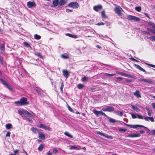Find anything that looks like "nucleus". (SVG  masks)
Segmentation results:
<instances>
[{"mask_svg": "<svg viewBox=\"0 0 155 155\" xmlns=\"http://www.w3.org/2000/svg\"><path fill=\"white\" fill-rule=\"evenodd\" d=\"M64 134L66 136L70 137V138H73V137L71 134H70L69 133L67 132H65L64 133Z\"/></svg>", "mask_w": 155, "mask_h": 155, "instance_id": "obj_25", "label": "nucleus"}, {"mask_svg": "<svg viewBox=\"0 0 155 155\" xmlns=\"http://www.w3.org/2000/svg\"><path fill=\"white\" fill-rule=\"evenodd\" d=\"M23 44L25 47H26L27 48H28V47H30V45L27 42H24Z\"/></svg>", "mask_w": 155, "mask_h": 155, "instance_id": "obj_33", "label": "nucleus"}, {"mask_svg": "<svg viewBox=\"0 0 155 155\" xmlns=\"http://www.w3.org/2000/svg\"><path fill=\"white\" fill-rule=\"evenodd\" d=\"M149 118H150V117H145L144 118V119L146 121H149V119H150Z\"/></svg>", "mask_w": 155, "mask_h": 155, "instance_id": "obj_53", "label": "nucleus"}, {"mask_svg": "<svg viewBox=\"0 0 155 155\" xmlns=\"http://www.w3.org/2000/svg\"><path fill=\"white\" fill-rule=\"evenodd\" d=\"M5 127L7 129H9L12 127V125L11 124H6Z\"/></svg>", "mask_w": 155, "mask_h": 155, "instance_id": "obj_20", "label": "nucleus"}, {"mask_svg": "<svg viewBox=\"0 0 155 155\" xmlns=\"http://www.w3.org/2000/svg\"><path fill=\"white\" fill-rule=\"evenodd\" d=\"M66 35L70 37H72V38H77V36H76L74 35H71V34H69V33L67 34Z\"/></svg>", "mask_w": 155, "mask_h": 155, "instance_id": "obj_29", "label": "nucleus"}, {"mask_svg": "<svg viewBox=\"0 0 155 155\" xmlns=\"http://www.w3.org/2000/svg\"><path fill=\"white\" fill-rule=\"evenodd\" d=\"M116 73L117 74H120L122 76H123V74H124V73L120 72V71H116Z\"/></svg>", "mask_w": 155, "mask_h": 155, "instance_id": "obj_49", "label": "nucleus"}, {"mask_svg": "<svg viewBox=\"0 0 155 155\" xmlns=\"http://www.w3.org/2000/svg\"><path fill=\"white\" fill-rule=\"evenodd\" d=\"M114 11L116 14L118 16L121 18H122L123 14L121 12L122 11H123V10L120 6H117L116 7L114 8Z\"/></svg>", "mask_w": 155, "mask_h": 155, "instance_id": "obj_2", "label": "nucleus"}, {"mask_svg": "<svg viewBox=\"0 0 155 155\" xmlns=\"http://www.w3.org/2000/svg\"><path fill=\"white\" fill-rule=\"evenodd\" d=\"M109 121L110 122L113 123H114L116 122V121L114 119L111 118H109Z\"/></svg>", "mask_w": 155, "mask_h": 155, "instance_id": "obj_35", "label": "nucleus"}, {"mask_svg": "<svg viewBox=\"0 0 155 155\" xmlns=\"http://www.w3.org/2000/svg\"><path fill=\"white\" fill-rule=\"evenodd\" d=\"M116 114L117 115L120 116H122L123 115V113L121 111H120L118 110H117L115 112Z\"/></svg>", "mask_w": 155, "mask_h": 155, "instance_id": "obj_21", "label": "nucleus"}, {"mask_svg": "<svg viewBox=\"0 0 155 155\" xmlns=\"http://www.w3.org/2000/svg\"><path fill=\"white\" fill-rule=\"evenodd\" d=\"M144 14L145 15L146 17H147V18H149L150 19V18L149 16L148 15L147 13H144Z\"/></svg>", "mask_w": 155, "mask_h": 155, "instance_id": "obj_58", "label": "nucleus"}, {"mask_svg": "<svg viewBox=\"0 0 155 155\" xmlns=\"http://www.w3.org/2000/svg\"><path fill=\"white\" fill-rule=\"evenodd\" d=\"M135 9L138 12H140L141 10V8L140 6L136 7H135Z\"/></svg>", "mask_w": 155, "mask_h": 155, "instance_id": "obj_34", "label": "nucleus"}, {"mask_svg": "<svg viewBox=\"0 0 155 155\" xmlns=\"http://www.w3.org/2000/svg\"><path fill=\"white\" fill-rule=\"evenodd\" d=\"M116 79L119 81H121L123 79V78L121 77H117Z\"/></svg>", "mask_w": 155, "mask_h": 155, "instance_id": "obj_51", "label": "nucleus"}, {"mask_svg": "<svg viewBox=\"0 0 155 155\" xmlns=\"http://www.w3.org/2000/svg\"><path fill=\"white\" fill-rule=\"evenodd\" d=\"M18 113L22 116H23L24 115V114L23 111L22 112V111L20 110H18Z\"/></svg>", "mask_w": 155, "mask_h": 155, "instance_id": "obj_32", "label": "nucleus"}, {"mask_svg": "<svg viewBox=\"0 0 155 155\" xmlns=\"http://www.w3.org/2000/svg\"><path fill=\"white\" fill-rule=\"evenodd\" d=\"M27 5L28 8H30L32 7H35L36 4L34 2H28L27 3Z\"/></svg>", "mask_w": 155, "mask_h": 155, "instance_id": "obj_8", "label": "nucleus"}, {"mask_svg": "<svg viewBox=\"0 0 155 155\" xmlns=\"http://www.w3.org/2000/svg\"><path fill=\"white\" fill-rule=\"evenodd\" d=\"M62 72L63 75L65 78H67L69 77V75L68 72L66 70H63L62 71Z\"/></svg>", "mask_w": 155, "mask_h": 155, "instance_id": "obj_10", "label": "nucleus"}, {"mask_svg": "<svg viewBox=\"0 0 155 155\" xmlns=\"http://www.w3.org/2000/svg\"><path fill=\"white\" fill-rule=\"evenodd\" d=\"M137 117H138L139 119H143V117L140 115H139L138 114H137Z\"/></svg>", "mask_w": 155, "mask_h": 155, "instance_id": "obj_44", "label": "nucleus"}, {"mask_svg": "<svg viewBox=\"0 0 155 155\" xmlns=\"http://www.w3.org/2000/svg\"><path fill=\"white\" fill-rule=\"evenodd\" d=\"M44 147V146L43 145V144H41L38 147V150L40 151H42Z\"/></svg>", "mask_w": 155, "mask_h": 155, "instance_id": "obj_28", "label": "nucleus"}, {"mask_svg": "<svg viewBox=\"0 0 155 155\" xmlns=\"http://www.w3.org/2000/svg\"><path fill=\"white\" fill-rule=\"evenodd\" d=\"M0 50L2 51H4L5 50V45L4 44L0 45Z\"/></svg>", "mask_w": 155, "mask_h": 155, "instance_id": "obj_24", "label": "nucleus"}, {"mask_svg": "<svg viewBox=\"0 0 155 155\" xmlns=\"http://www.w3.org/2000/svg\"><path fill=\"white\" fill-rule=\"evenodd\" d=\"M144 82H147V83H148L149 84H152L153 83V81H151L150 79H144Z\"/></svg>", "mask_w": 155, "mask_h": 155, "instance_id": "obj_27", "label": "nucleus"}, {"mask_svg": "<svg viewBox=\"0 0 155 155\" xmlns=\"http://www.w3.org/2000/svg\"><path fill=\"white\" fill-rule=\"evenodd\" d=\"M36 92L39 95H41V92L40 91L37 90Z\"/></svg>", "mask_w": 155, "mask_h": 155, "instance_id": "obj_62", "label": "nucleus"}, {"mask_svg": "<svg viewBox=\"0 0 155 155\" xmlns=\"http://www.w3.org/2000/svg\"><path fill=\"white\" fill-rule=\"evenodd\" d=\"M38 138L40 139H42L43 140H44L45 139V135L41 132H39Z\"/></svg>", "mask_w": 155, "mask_h": 155, "instance_id": "obj_11", "label": "nucleus"}, {"mask_svg": "<svg viewBox=\"0 0 155 155\" xmlns=\"http://www.w3.org/2000/svg\"><path fill=\"white\" fill-rule=\"evenodd\" d=\"M34 38L37 40H39L41 38V37L40 36L38 35L37 34H35L34 35Z\"/></svg>", "mask_w": 155, "mask_h": 155, "instance_id": "obj_26", "label": "nucleus"}, {"mask_svg": "<svg viewBox=\"0 0 155 155\" xmlns=\"http://www.w3.org/2000/svg\"><path fill=\"white\" fill-rule=\"evenodd\" d=\"M59 3V1L58 0H54L53 2L52 6L53 7H55L57 6Z\"/></svg>", "mask_w": 155, "mask_h": 155, "instance_id": "obj_16", "label": "nucleus"}, {"mask_svg": "<svg viewBox=\"0 0 155 155\" xmlns=\"http://www.w3.org/2000/svg\"><path fill=\"white\" fill-rule=\"evenodd\" d=\"M105 75L106 76H107L111 77V76H112L115 75V74H112L106 73L105 74Z\"/></svg>", "mask_w": 155, "mask_h": 155, "instance_id": "obj_41", "label": "nucleus"}, {"mask_svg": "<svg viewBox=\"0 0 155 155\" xmlns=\"http://www.w3.org/2000/svg\"><path fill=\"white\" fill-rule=\"evenodd\" d=\"M68 0H60L59 4L60 6H62L65 4L67 2Z\"/></svg>", "mask_w": 155, "mask_h": 155, "instance_id": "obj_12", "label": "nucleus"}, {"mask_svg": "<svg viewBox=\"0 0 155 155\" xmlns=\"http://www.w3.org/2000/svg\"><path fill=\"white\" fill-rule=\"evenodd\" d=\"M68 110L71 112H74L73 110L72 109L69 105H68Z\"/></svg>", "mask_w": 155, "mask_h": 155, "instance_id": "obj_46", "label": "nucleus"}, {"mask_svg": "<svg viewBox=\"0 0 155 155\" xmlns=\"http://www.w3.org/2000/svg\"><path fill=\"white\" fill-rule=\"evenodd\" d=\"M43 126H44V125L42 124H38L37 125V126L38 127H39L40 128H43Z\"/></svg>", "mask_w": 155, "mask_h": 155, "instance_id": "obj_50", "label": "nucleus"}, {"mask_svg": "<svg viewBox=\"0 0 155 155\" xmlns=\"http://www.w3.org/2000/svg\"><path fill=\"white\" fill-rule=\"evenodd\" d=\"M131 115L133 119H135L137 118V114H134L131 113Z\"/></svg>", "mask_w": 155, "mask_h": 155, "instance_id": "obj_38", "label": "nucleus"}, {"mask_svg": "<svg viewBox=\"0 0 155 155\" xmlns=\"http://www.w3.org/2000/svg\"><path fill=\"white\" fill-rule=\"evenodd\" d=\"M10 132H8L6 135V137H9L10 135Z\"/></svg>", "mask_w": 155, "mask_h": 155, "instance_id": "obj_55", "label": "nucleus"}, {"mask_svg": "<svg viewBox=\"0 0 155 155\" xmlns=\"http://www.w3.org/2000/svg\"><path fill=\"white\" fill-rule=\"evenodd\" d=\"M35 54L38 57H41V54L39 53H36Z\"/></svg>", "mask_w": 155, "mask_h": 155, "instance_id": "obj_57", "label": "nucleus"}, {"mask_svg": "<svg viewBox=\"0 0 155 155\" xmlns=\"http://www.w3.org/2000/svg\"><path fill=\"white\" fill-rule=\"evenodd\" d=\"M27 100V98L23 97L21 98L19 101H15L14 103L17 105L19 106L28 105L29 103Z\"/></svg>", "mask_w": 155, "mask_h": 155, "instance_id": "obj_1", "label": "nucleus"}, {"mask_svg": "<svg viewBox=\"0 0 155 155\" xmlns=\"http://www.w3.org/2000/svg\"><path fill=\"white\" fill-rule=\"evenodd\" d=\"M119 130L120 131L125 132L127 130V129H123L121 128L119 129Z\"/></svg>", "mask_w": 155, "mask_h": 155, "instance_id": "obj_45", "label": "nucleus"}, {"mask_svg": "<svg viewBox=\"0 0 155 155\" xmlns=\"http://www.w3.org/2000/svg\"><path fill=\"white\" fill-rule=\"evenodd\" d=\"M77 148V147L75 146H70L69 148L70 150H74Z\"/></svg>", "mask_w": 155, "mask_h": 155, "instance_id": "obj_40", "label": "nucleus"}, {"mask_svg": "<svg viewBox=\"0 0 155 155\" xmlns=\"http://www.w3.org/2000/svg\"><path fill=\"white\" fill-rule=\"evenodd\" d=\"M3 61V58L0 56V62H2Z\"/></svg>", "mask_w": 155, "mask_h": 155, "instance_id": "obj_61", "label": "nucleus"}, {"mask_svg": "<svg viewBox=\"0 0 155 155\" xmlns=\"http://www.w3.org/2000/svg\"><path fill=\"white\" fill-rule=\"evenodd\" d=\"M101 15L103 17L106 18V16L105 13V12L104 11H102L101 12Z\"/></svg>", "mask_w": 155, "mask_h": 155, "instance_id": "obj_42", "label": "nucleus"}, {"mask_svg": "<svg viewBox=\"0 0 155 155\" xmlns=\"http://www.w3.org/2000/svg\"><path fill=\"white\" fill-rule=\"evenodd\" d=\"M134 66L137 68L140 71L145 72H146V71L144 69L141 68L140 65L137 64H134Z\"/></svg>", "mask_w": 155, "mask_h": 155, "instance_id": "obj_13", "label": "nucleus"}, {"mask_svg": "<svg viewBox=\"0 0 155 155\" xmlns=\"http://www.w3.org/2000/svg\"><path fill=\"white\" fill-rule=\"evenodd\" d=\"M144 127L147 130L149 131V130L148 128L144 126L140 125H131V127L133 128H136L137 127Z\"/></svg>", "mask_w": 155, "mask_h": 155, "instance_id": "obj_7", "label": "nucleus"}, {"mask_svg": "<svg viewBox=\"0 0 155 155\" xmlns=\"http://www.w3.org/2000/svg\"><path fill=\"white\" fill-rule=\"evenodd\" d=\"M6 87L10 90V91H12L13 89L12 88V87H11V86L9 84H8L6 86Z\"/></svg>", "mask_w": 155, "mask_h": 155, "instance_id": "obj_36", "label": "nucleus"}, {"mask_svg": "<svg viewBox=\"0 0 155 155\" xmlns=\"http://www.w3.org/2000/svg\"><path fill=\"white\" fill-rule=\"evenodd\" d=\"M148 66H150L151 67H152L153 68H155V65L150 64H148V63H145Z\"/></svg>", "mask_w": 155, "mask_h": 155, "instance_id": "obj_47", "label": "nucleus"}, {"mask_svg": "<svg viewBox=\"0 0 155 155\" xmlns=\"http://www.w3.org/2000/svg\"><path fill=\"white\" fill-rule=\"evenodd\" d=\"M152 107H153V108L155 109V103H152Z\"/></svg>", "mask_w": 155, "mask_h": 155, "instance_id": "obj_64", "label": "nucleus"}, {"mask_svg": "<svg viewBox=\"0 0 155 155\" xmlns=\"http://www.w3.org/2000/svg\"><path fill=\"white\" fill-rule=\"evenodd\" d=\"M61 57L64 59H67L68 58V56L67 54H64L61 55Z\"/></svg>", "mask_w": 155, "mask_h": 155, "instance_id": "obj_30", "label": "nucleus"}, {"mask_svg": "<svg viewBox=\"0 0 155 155\" xmlns=\"http://www.w3.org/2000/svg\"><path fill=\"white\" fill-rule=\"evenodd\" d=\"M68 6L70 7H72L74 8H78L79 7L78 3L76 2H71L68 4Z\"/></svg>", "mask_w": 155, "mask_h": 155, "instance_id": "obj_5", "label": "nucleus"}, {"mask_svg": "<svg viewBox=\"0 0 155 155\" xmlns=\"http://www.w3.org/2000/svg\"><path fill=\"white\" fill-rule=\"evenodd\" d=\"M82 81H87L88 80V78L85 76H84L81 79Z\"/></svg>", "mask_w": 155, "mask_h": 155, "instance_id": "obj_37", "label": "nucleus"}, {"mask_svg": "<svg viewBox=\"0 0 155 155\" xmlns=\"http://www.w3.org/2000/svg\"><path fill=\"white\" fill-rule=\"evenodd\" d=\"M53 152L54 154H56L58 153V150L56 148H54L53 150Z\"/></svg>", "mask_w": 155, "mask_h": 155, "instance_id": "obj_43", "label": "nucleus"}, {"mask_svg": "<svg viewBox=\"0 0 155 155\" xmlns=\"http://www.w3.org/2000/svg\"><path fill=\"white\" fill-rule=\"evenodd\" d=\"M131 107H132V108L133 110H134L138 112L139 111H140V109H139V108L137 107L136 106H135L134 105H131Z\"/></svg>", "mask_w": 155, "mask_h": 155, "instance_id": "obj_18", "label": "nucleus"}, {"mask_svg": "<svg viewBox=\"0 0 155 155\" xmlns=\"http://www.w3.org/2000/svg\"><path fill=\"white\" fill-rule=\"evenodd\" d=\"M151 24H152L151 25H152V28L155 29V24L153 23H151Z\"/></svg>", "mask_w": 155, "mask_h": 155, "instance_id": "obj_59", "label": "nucleus"}, {"mask_svg": "<svg viewBox=\"0 0 155 155\" xmlns=\"http://www.w3.org/2000/svg\"><path fill=\"white\" fill-rule=\"evenodd\" d=\"M64 87V84L63 82L61 83V86L60 87V90L61 92H62L63 91V89Z\"/></svg>", "mask_w": 155, "mask_h": 155, "instance_id": "obj_48", "label": "nucleus"}, {"mask_svg": "<svg viewBox=\"0 0 155 155\" xmlns=\"http://www.w3.org/2000/svg\"><path fill=\"white\" fill-rule=\"evenodd\" d=\"M43 128L45 130H51V128L45 125H44Z\"/></svg>", "mask_w": 155, "mask_h": 155, "instance_id": "obj_31", "label": "nucleus"}, {"mask_svg": "<svg viewBox=\"0 0 155 155\" xmlns=\"http://www.w3.org/2000/svg\"><path fill=\"white\" fill-rule=\"evenodd\" d=\"M46 153L47 155H52V153L51 152H50V151Z\"/></svg>", "mask_w": 155, "mask_h": 155, "instance_id": "obj_63", "label": "nucleus"}, {"mask_svg": "<svg viewBox=\"0 0 155 155\" xmlns=\"http://www.w3.org/2000/svg\"><path fill=\"white\" fill-rule=\"evenodd\" d=\"M27 114L29 117H32V115L29 112Z\"/></svg>", "mask_w": 155, "mask_h": 155, "instance_id": "obj_56", "label": "nucleus"}, {"mask_svg": "<svg viewBox=\"0 0 155 155\" xmlns=\"http://www.w3.org/2000/svg\"><path fill=\"white\" fill-rule=\"evenodd\" d=\"M127 17V18L129 20H134L136 21H139L140 20L139 18L130 15H128Z\"/></svg>", "mask_w": 155, "mask_h": 155, "instance_id": "obj_3", "label": "nucleus"}, {"mask_svg": "<svg viewBox=\"0 0 155 155\" xmlns=\"http://www.w3.org/2000/svg\"><path fill=\"white\" fill-rule=\"evenodd\" d=\"M93 112L98 117L99 116V111H98L94 109L93 110Z\"/></svg>", "mask_w": 155, "mask_h": 155, "instance_id": "obj_19", "label": "nucleus"}, {"mask_svg": "<svg viewBox=\"0 0 155 155\" xmlns=\"http://www.w3.org/2000/svg\"><path fill=\"white\" fill-rule=\"evenodd\" d=\"M102 8V6L100 5L95 6L93 7V9L96 12H98L99 10H101Z\"/></svg>", "mask_w": 155, "mask_h": 155, "instance_id": "obj_9", "label": "nucleus"}, {"mask_svg": "<svg viewBox=\"0 0 155 155\" xmlns=\"http://www.w3.org/2000/svg\"><path fill=\"white\" fill-rule=\"evenodd\" d=\"M0 81L2 83V84L6 86L8 84L6 82V81L4 80L3 79L0 78Z\"/></svg>", "mask_w": 155, "mask_h": 155, "instance_id": "obj_23", "label": "nucleus"}, {"mask_svg": "<svg viewBox=\"0 0 155 155\" xmlns=\"http://www.w3.org/2000/svg\"><path fill=\"white\" fill-rule=\"evenodd\" d=\"M149 120H150L151 121L153 122L154 121V119L153 117H150Z\"/></svg>", "mask_w": 155, "mask_h": 155, "instance_id": "obj_54", "label": "nucleus"}, {"mask_svg": "<svg viewBox=\"0 0 155 155\" xmlns=\"http://www.w3.org/2000/svg\"><path fill=\"white\" fill-rule=\"evenodd\" d=\"M31 129L32 131L35 134H37V133L38 132V129L35 128L34 127H32Z\"/></svg>", "mask_w": 155, "mask_h": 155, "instance_id": "obj_17", "label": "nucleus"}, {"mask_svg": "<svg viewBox=\"0 0 155 155\" xmlns=\"http://www.w3.org/2000/svg\"><path fill=\"white\" fill-rule=\"evenodd\" d=\"M140 136V134H130L127 136V137H138Z\"/></svg>", "mask_w": 155, "mask_h": 155, "instance_id": "obj_14", "label": "nucleus"}, {"mask_svg": "<svg viewBox=\"0 0 155 155\" xmlns=\"http://www.w3.org/2000/svg\"><path fill=\"white\" fill-rule=\"evenodd\" d=\"M150 39L152 41H155V36H151L150 37Z\"/></svg>", "mask_w": 155, "mask_h": 155, "instance_id": "obj_39", "label": "nucleus"}, {"mask_svg": "<svg viewBox=\"0 0 155 155\" xmlns=\"http://www.w3.org/2000/svg\"><path fill=\"white\" fill-rule=\"evenodd\" d=\"M132 80L130 79H126V81L127 82H132Z\"/></svg>", "mask_w": 155, "mask_h": 155, "instance_id": "obj_60", "label": "nucleus"}, {"mask_svg": "<svg viewBox=\"0 0 155 155\" xmlns=\"http://www.w3.org/2000/svg\"><path fill=\"white\" fill-rule=\"evenodd\" d=\"M104 25V23L103 22H99L97 24V25Z\"/></svg>", "mask_w": 155, "mask_h": 155, "instance_id": "obj_52", "label": "nucleus"}, {"mask_svg": "<svg viewBox=\"0 0 155 155\" xmlns=\"http://www.w3.org/2000/svg\"><path fill=\"white\" fill-rule=\"evenodd\" d=\"M97 133L101 136L105 137V138H109L110 139H113V137L112 136L108 135H106L104 133H102L100 132H97Z\"/></svg>", "mask_w": 155, "mask_h": 155, "instance_id": "obj_6", "label": "nucleus"}, {"mask_svg": "<svg viewBox=\"0 0 155 155\" xmlns=\"http://www.w3.org/2000/svg\"><path fill=\"white\" fill-rule=\"evenodd\" d=\"M84 85L80 84H78L77 85V87L79 89H81L84 87Z\"/></svg>", "mask_w": 155, "mask_h": 155, "instance_id": "obj_22", "label": "nucleus"}, {"mask_svg": "<svg viewBox=\"0 0 155 155\" xmlns=\"http://www.w3.org/2000/svg\"><path fill=\"white\" fill-rule=\"evenodd\" d=\"M134 94L135 96L138 98L141 97V96L140 94V92L138 90L136 91L134 93Z\"/></svg>", "mask_w": 155, "mask_h": 155, "instance_id": "obj_15", "label": "nucleus"}, {"mask_svg": "<svg viewBox=\"0 0 155 155\" xmlns=\"http://www.w3.org/2000/svg\"><path fill=\"white\" fill-rule=\"evenodd\" d=\"M102 110L104 111L111 112L114 110V108L112 107L107 106L105 108H103Z\"/></svg>", "mask_w": 155, "mask_h": 155, "instance_id": "obj_4", "label": "nucleus"}]
</instances>
